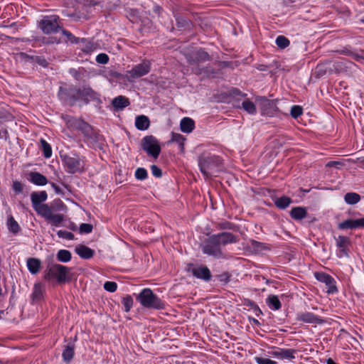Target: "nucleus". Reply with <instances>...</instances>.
<instances>
[{
  "label": "nucleus",
  "mask_w": 364,
  "mask_h": 364,
  "mask_svg": "<svg viewBox=\"0 0 364 364\" xmlns=\"http://www.w3.org/2000/svg\"><path fill=\"white\" fill-rule=\"evenodd\" d=\"M198 166L205 178L217 176L223 170V159L219 156L204 153L198 156Z\"/></svg>",
  "instance_id": "f03ea898"
},
{
  "label": "nucleus",
  "mask_w": 364,
  "mask_h": 364,
  "mask_svg": "<svg viewBox=\"0 0 364 364\" xmlns=\"http://www.w3.org/2000/svg\"><path fill=\"white\" fill-rule=\"evenodd\" d=\"M350 55L353 57V58L358 61V62H360L361 60H364V55H362L360 54H358V53H352L350 54Z\"/></svg>",
  "instance_id": "e2e57ef3"
},
{
  "label": "nucleus",
  "mask_w": 364,
  "mask_h": 364,
  "mask_svg": "<svg viewBox=\"0 0 364 364\" xmlns=\"http://www.w3.org/2000/svg\"><path fill=\"white\" fill-rule=\"evenodd\" d=\"M191 272L195 277L203 279L206 282L210 281L212 277L210 269L204 265L193 267L191 269Z\"/></svg>",
  "instance_id": "6ab92c4d"
},
{
  "label": "nucleus",
  "mask_w": 364,
  "mask_h": 364,
  "mask_svg": "<svg viewBox=\"0 0 364 364\" xmlns=\"http://www.w3.org/2000/svg\"><path fill=\"white\" fill-rule=\"evenodd\" d=\"M195 127L194 121L189 117H184L180 123L181 130L184 133H191Z\"/></svg>",
  "instance_id": "cd10ccee"
},
{
  "label": "nucleus",
  "mask_w": 364,
  "mask_h": 364,
  "mask_svg": "<svg viewBox=\"0 0 364 364\" xmlns=\"http://www.w3.org/2000/svg\"><path fill=\"white\" fill-rule=\"evenodd\" d=\"M340 164H341V162H339V161H331L328 162L327 166H328V167L337 166L338 165H340Z\"/></svg>",
  "instance_id": "69168bd1"
},
{
  "label": "nucleus",
  "mask_w": 364,
  "mask_h": 364,
  "mask_svg": "<svg viewBox=\"0 0 364 364\" xmlns=\"http://www.w3.org/2000/svg\"><path fill=\"white\" fill-rule=\"evenodd\" d=\"M151 171L153 176H154L156 178H161L162 176V171L161 169L158 167L156 165H151Z\"/></svg>",
  "instance_id": "052dcab7"
},
{
  "label": "nucleus",
  "mask_w": 364,
  "mask_h": 364,
  "mask_svg": "<svg viewBox=\"0 0 364 364\" xmlns=\"http://www.w3.org/2000/svg\"><path fill=\"white\" fill-rule=\"evenodd\" d=\"M267 304L272 310H279L282 307V304L277 296L271 294L266 300Z\"/></svg>",
  "instance_id": "2f4dec72"
},
{
  "label": "nucleus",
  "mask_w": 364,
  "mask_h": 364,
  "mask_svg": "<svg viewBox=\"0 0 364 364\" xmlns=\"http://www.w3.org/2000/svg\"><path fill=\"white\" fill-rule=\"evenodd\" d=\"M104 289L109 292H114L117 289V284L114 282L107 281L104 284Z\"/></svg>",
  "instance_id": "5fc2aeb1"
},
{
  "label": "nucleus",
  "mask_w": 364,
  "mask_h": 364,
  "mask_svg": "<svg viewBox=\"0 0 364 364\" xmlns=\"http://www.w3.org/2000/svg\"><path fill=\"white\" fill-rule=\"evenodd\" d=\"M75 251L82 259H89L95 255V250L84 245H78L75 247Z\"/></svg>",
  "instance_id": "4be33fe9"
},
{
  "label": "nucleus",
  "mask_w": 364,
  "mask_h": 364,
  "mask_svg": "<svg viewBox=\"0 0 364 364\" xmlns=\"http://www.w3.org/2000/svg\"><path fill=\"white\" fill-rule=\"evenodd\" d=\"M250 322L252 324L256 325V326H260L259 321L255 318H249Z\"/></svg>",
  "instance_id": "338daca9"
},
{
  "label": "nucleus",
  "mask_w": 364,
  "mask_h": 364,
  "mask_svg": "<svg viewBox=\"0 0 364 364\" xmlns=\"http://www.w3.org/2000/svg\"><path fill=\"white\" fill-rule=\"evenodd\" d=\"M80 99L84 100L86 103L91 100L97 102H101L99 94L87 85L80 87Z\"/></svg>",
  "instance_id": "ddd939ff"
},
{
  "label": "nucleus",
  "mask_w": 364,
  "mask_h": 364,
  "mask_svg": "<svg viewBox=\"0 0 364 364\" xmlns=\"http://www.w3.org/2000/svg\"><path fill=\"white\" fill-rule=\"evenodd\" d=\"M176 26L179 30H185L190 27V21L179 15L175 16Z\"/></svg>",
  "instance_id": "ea45409f"
},
{
  "label": "nucleus",
  "mask_w": 364,
  "mask_h": 364,
  "mask_svg": "<svg viewBox=\"0 0 364 364\" xmlns=\"http://www.w3.org/2000/svg\"><path fill=\"white\" fill-rule=\"evenodd\" d=\"M302 113L303 109L301 106L294 105L291 107L290 114L293 118L296 119L297 117L301 116Z\"/></svg>",
  "instance_id": "3c124183"
},
{
  "label": "nucleus",
  "mask_w": 364,
  "mask_h": 364,
  "mask_svg": "<svg viewBox=\"0 0 364 364\" xmlns=\"http://www.w3.org/2000/svg\"><path fill=\"white\" fill-rule=\"evenodd\" d=\"M93 230V226L90 223H82L79 228V232L80 234H89Z\"/></svg>",
  "instance_id": "603ef678"
},
{
  "label": "nucleus",
  "mask_w": 364,
  "mask_h": 364,
  "mask_svg": "<svg viewBox=\"0 0 364 364\" xmlns=\"http://www.w3.org/2000/svg\"><path fill=\"white\" fill-rule=\"evenodd\" d=\"M62 33L63 36H66L68 41H70L72 43H78V38L73 36L69 31L62 29Z\"/></svg>",
  "instance_id": "864d4df0"
},
{
  "label": "nucleus",
  "mask_w": 364,
  "mask_h": 364,
  "mask_svg": "<svg viewBox=\"0 0 364 364\" xmlns=\"http://www.w3.org/2000/svg\"><path fill=\"white\" fill-rule=\"evenodd\" d=\"M275 43L279 48L284 49V48H287V46H289L290 41L285 36H279L276 38Z\"/></svg>",
  "instance_id": "a18cd8bd"
},
{
  "label": "nucleus",
  "mask_w": 364,
  "mask_h": 364,
  "mask_svg": "<svg viewBox=\"0 0 364 364\" xmlns=\"http://www.w3.org/2000/svg\"><path fill=\"white\" fill-rule=\"evenodd\" d=\"M80 131L82 132V133L88 140H91L93 142H99L102 139V136L96 133L92 127L85 122L81 127Z\"/></svg>",
  "instance_id": "a211bd4d"
},
{
  "label": "nucleus",
  "mask_w": 364,
  "mask_h": 364,
  "mask_svg": "<svg viewBox=\"0 0 364 364\" xmlns=\"http://www.w3.org/2000/svg\"><path fill=\"white\" fill-rule=\"evenodd\" d=\"M193 72L196 75H203L206 77H214L217 73L215 69L211 66L200 67L197 65L193 69Z\"/></svg>",
  "instance_id": "b1692460"
},
{
  "label": "nucleus",
  "mask_w": 364,
  "mask_h": 364,
  "mask_svg": "<svg viewBox=\"0 0 364 364\" xmlns=\"http://www.w3.org/2000/svg\"><path fill=\"white\" fill-rule=\"evenodd\" d=\"M122 304L125 312H129L133 306V299L130 295H127L122 299Z\"/></svg>",
  "instance_id": "c03bdc74"
},
{
  "label": "nucleus",
  "mask_w": 364,
  "mask_h": 364,
  "mask_svg": "<svg viewBox=\"0 0 364 364\" xmlns=\"http://www.w3.org/2000/svg\"><path fill=\"white\" fill-rule=\"evenodd\" d=\"M58 262L66 263L71 260L72 255L69 250H60L56 255Z\"/></svg>",
  "instance_id": "f704fd0d"
},
{
  "label": "nucleus",
  "mask_w": 364,
  "mask_h": 364,
  "mask_svg": "<svg viewBox=\"0 0 364 364\" xmlns=\"http://www.w3.org/2000/svg\"><path fill=\"white\" fill-rule=\"evenodd\" d=\"M297 350L292 348H277L275 350L271 352L272 356L282 359L292 360L295 358V354Z\"/></svg>",
  "instance_id": "dca6fc26"
},
{
  "label": "nucleus",
  "mask_w": 364,
  "mask_h": 364,
  "mask_svg": "<svg viewBox=\"0 0 364 364\" xmlns=\"http://www.w3.org/2000/svg\"><path fill=\"white\" fill-rule=\"evenodd\" d=\"M150 125V121L148 117L145 115L137 116L135 119V126L139 130H146Z\"/></svg>",
  "instance_id": "bb28decb"
},
{
  "label": "nucleus",
  "mask_w": 364,
  "mask_h": 364,
  "mask_svg": "<svg viewBox=\"0 0 364 364\" xmlns=\"http://www.w3.org/2000/svg\"><path fill=\"white\" fill-rule=\"evenodd\" d=\"M230 95L233 97H246L247 94L242 92L238 88L232 87L230 90Z\"/></svg>",
  "instance_id": "4d7b16f0"
},
{
  "label": "nucleus",
  "mask_w": 364,
  "mask_h": 364,
  "mask_svg": "<svg viewBox=\"0 0 364 364\" xmlns=\"http://www.w3.org/2000/svg\"><path fill=\"white\" fill-rule=\"evenodd\" d=\"M141 147L149 156L154 159H157L161 153V146L152 135L146 136L142 139Z\"/></svg>",
  "instance_id": "423d86ee"
},
{
  "label": "nucleus",
  "mask_w": 364,
  "mask_h": 364,
  "mask_svg": "<svg viewBox=\"0 0 364 364\" xmlns=\"http://www.w3.org/2000/svg\"><path fill=\"white\" fill-rule=\"evenodd\" d=\"M69 272V267L60 264H53L48 265L44 271L43 278L46 281L55 279L58 284H64L70 279Z\"/></svg>",
  "instance_id": "20e7f679"
},
{
  "label": "nucleus",
  "mask_w": 364,
  "mask_h": 364,
  "mask_svg": "<svg viewBox=\"0 0 364 364\" xmlns=\"http://www.w3.org/2000/svg\"><path fill=\"white\" fill-rule=\"evenodd\" d=\"M41 216L50 223L53 226H59L64 220L63 214H53L51 208L49 207Z\"/></svg>",
  "instance_id": "aec40b11"
},
{
  "label": "nucleus",
  "mask_w": 364,
  "mask_h": 364,
  "mask_svg": "<svg viewBox=\"0 0 364 364\" xmlns=\"http://www.w3.org/2000/svg\"><path fill=\"white\" fill-rule=\"evenodd\" d=\"M80 87L75 85L61 86L58 96L59 99L68 105L73 106L80 100Z\"/></svg>",
  "instance_id": "39448f33"
},
{
  "label": "nucleus",
  "mask_w": 364,
  "mask_h": 364,
  "mask_svg": "<svg viewBox=\"0 0 364 364\" xmlns=\"http://www.w3.org/2000/svg\"><path fill=\"white\" fill-rule=\"evenodd\" d=\"M51 210L60 211L64 210L65 208V205L63 202L60 199H57L53 200L51 206H50Z\"/></svg>",
  "instance_id": "49530a36"
},
{
  "label": "nucleus",
  "mask_w": 364,
  "mask_h": 364,
  "mask_svg": "<svg viewBox=\"0 0 364 364\" xmlns=\"http://www.w3.org/2000/svg\"><path fill=\"white\" fill-rule=\"evenodd\" d=\"M28 180L36 186H45L48 183L47 178L36 171H31L28 173Z\"/></svg>",
  "instance_id": "5701e85b"
},
{
  "label": "nucleus",
  "mask_w": 364,
  "mask_h": 364,
  "mask_svg": "<svg viewBox=\"0 0 364 364\" xmlns=\"http://www.w3.org/2000/svg\"><path fill=\"white\" fill-rule=\"evenodd\" d=\"M244 305L252 309L257 316H259V315L262 314V311H261L258 305L252 300H250L249 299H245Z\"/></svg>",
  "instance_id": "a19ab883"
},
{
  "label": "nucleus",
  "mask_w": 364,
  "mask_h": 364,
  "mask_svg": "<svg viewBox=\"0 0 364 364\" xmlns=\"http://www.w3.org/2000/svg\"><path fill=\"white\" fill-rule=\"evenodd\" d=\"M41 261L36 258H28L27 260V267L32 274H37L41 268Z\"/></svg>",
  "instance_id": "7c9ffc66"
},
{
  "label": "nucleus",
  "mask_w": 364,
  "mask_h": 364,
  "mask_svg": "<svg viewBox=\"0 0 364 364\" xmlns=\"http://www.w3.org/2000/svg\"><path fill=\"white\" fill-rule=\"evenodd\" d=\"M255 360L257 364H277L276 361L262 357H255Z\"/></svg>",
  "instance_id": "13d9d810"
},
{
  "label": "nucleus",
  "mask_w": 364,
  "mask_h": 364,
  "mask_svg": "<svg viewBox=\"0 0 364 364\" xmlns=\"http://www.w3.org/2000/svg\"><path fill=\"white\" fill-rule=\"evenodd\" d=\"M151 70V63L148 60H144L141 63L134 65L126 73V77L129 82L139 78L148 74Z\"/></svg>",
  "instance_id": "1a4fd4ad"
},
{
  "label": "nucleus",
  "mask_w": 364,
  "mask_h": 364,
  "mask_svg": "<svg viewBox=\"0 0 364 364\" xmlns=\"http://www.w3.org/2000/svg\"><path fill=\"white\" fill-rule=\"evenodd\" d=\"M41 149L43 152V156L46 158H50L52 155V149L50 145L43 139H41Z\"/></svg>",
  "instance_id": "79ce46f5"
},
{
  "label": "nucleus",
  "mask_w": 364,
  "mask_h": 364,
  "mask_svg": "<svg viewBox=\"0 0 364 364\" xmlns=\"http://www.w3.org/2000/svg\"><path fill=\"white\" fill-rule=\"evenodd\" d=\"M242 108L250 114L257 113L255 105L249 99H246L242 102Z\"/></svg>",
  "instance_id": "4c0bfd02"
},
{
  "label": "nucleus",
  "mask_w": 364,
  "mask_h": 364,
  "mask_svg": "<svg viewBox=\"0 0 364 364\" xmlns=\"http://www.w3.org/2000/svg\"><path fill=\"white\" fill-rule=\"evenodd\" d=\"M291 203V198L286 196L278 198L274 200V205L279 209L287 208Z\"/></svg>",
  "instance_id": "72a5a7b5"
},
{
  "label": "nucleus",
  "mask_w": 364,
  "mask_h": 364,
  "mask_svg": "<svg viewBox=\"0 0 364 364\" xmlns=\"http://www.w3.org/2000/svg\"><path fill=\"white\" fill-rule=\"evenodd\" d=\"M69 229H70L71 230L73 231H76L77 229V225L75 224V223H71L69 227H68Z\"/></svg>",
  "instance_id": "774afa93"
},
{
  "label": "nucleus",
  "mask_w": 364,
  "mask_h": 364,
  "mask_svg": "<svg viewBox=\"0 0 364 364\" xmlns=\"http://www.w3.org/2000/svg\"><path fill=\"white\" fill-rule=\"evenodd\" d=\"M185 141L186 138L182 134L173 132L171 134V139L168 143L170 144L172 142H176V144H178L180 151L183 152L184 150Z\"/></svg>",
  "instance_id": "473e14b6"
},
{
  "label": "nucleus",
  "mask_w": 364,
  "mask_h": 364,
  "mask_svg": "<svg viewBox=\"0 0 364 364\" xmlns=\"http://www.w3.org/2000/svg\"><path fill=\"white\" fill-rule=\"evenodd\" d=\"M51 186L55 190L56 193H58V194L63 193V191L61 190V188L58 185H56L55 183H51Z\"/></svg>",
  "instance_id": "0e129e2a"
},
{
  "label": "nucleus",
  "mask_w": 364,
  "mask_h": 364,
  "mask_svg": "<svg viewBox=\"0 0 364 364\" xmlns=\"http://www.w3.org/2000/svg\"><path fill=\"white\" fill-rule=\"evenodd\" d=\"M136 300L142 306L147 309L162 310L166 307L165 301L149 288L142 289V291L137 295Z\"/></svg>",
  "instance_id": "7ed1b4c3"
},
{
  "label": "nucleus",
  "mask_w": 364,
  "mask_h": 364,
  "mask_svg": "<svg viewBox=\"0 0 364 364\" xmlns=\"http://www.w3.org/2000/svg\"><path fill=\"white\" fill-rule=\"evenodd\" d=\"M60 158L69 173H75L82 171L83 163L79 156H71L68 154H60Z\"/></svg>",
  "instance_id": "0eeeda50"
},
{
  "label": "nucleus",
  "mask_w": 364,
  "mask_h": 364,
  "mask_svg": "<svg viewBox=\"0 0 364 364\" xmlns=\"http://www.w3.org/2000/svg\"><path fill=\"white\" fill-rule=\"evenodd\" d=\"M109 56L106 53H100L96 57L97 63L100 64H106L109 61Z\"/></svg>",
  "instance_id": "bf43d9fd"
},
{
  "label": "nucleus",
  "mask_w": 364,
  "mask_h": 364,
  "mask_svg": "<svg viewBox=\"0 0 364 364\" xmlns=\"http://www.w3.org/2000/svg\"><path fill=\"white\" fill-rule=\"evenodd\" d=\"M238 241L237 235L229 232H221L210 235L200 247L203 254L215 259H223L225 258V255L221 246L237 243Z\"/></svg>",
  "instance_id": "f257e3e1"
},
{
  "label": "nucleus",
  "mask_w": 364,
  "mask_h": 364,
  "mask_svg": "<svg viewBox=\"0 0 364 364\" xmlns=\"http://www.w3.org/2000/svg\"><path fill=\"white\" fill-rule=\"evenodd\" d=\"M57 235L60 238L65 239L68 240H75V235L71 232H68L66 230H60L57 232Z\"/></svg>",
  "instance_id": "09e8293b"
},
{
  "label": "nucleus",
  "mask_w": 364,
  "mask_h": 364,
  "mask_svg": "<svg viewBox=\"0 0 364 364\" xmlns=\"http://www.w3.org/2000/svg\"><path fill=\"white\" fill-rule=\"evenodd\" d=\"M218 228L220 230H233L235 228V225L230 222L220 223L218 225Z\"/></svg>",
  "instance_id": "6e6d98bb"
},
{
  "label": "nucleus",
  "mask_w": 364,
  "mask_h": 364,
  "mask_svg": "<svg viewBox=\"0 0 364 364\" xmlns=\"http://www.w3.org/2000/svg\"><path fill=\"white\" fill-rule=\"evenodd\" d=\"M296 320L306 323L323 324L325 322V321L320 316H318L311 312L297 314Z\"/></svg>",
  "instance_id": "2eb2a0df"
},
{
  "label": "nucleus",
  "mask_w": 364,
  "mask_h": 364,
  "mask_svg": "<svg viewBox=\"0 0 364 364\" xmlns=\"http://www.w3.org/2000/svg\"><path fill=\"white\" fill-rule=\"evenodd\" d=\"M48 198V194L46 191L39 192H32L31 194V200L32 206L35 211L41 215L50 207L48 204L43 203Z\"/></svg>",
  "instance_id": "6e6552de"
},
{
  "label": "nucleus",
  "mask_w": 364,
  "mask_h": 364,
  "mask_svg": "<svg viewBox=\"0 0 364 364\" xmlns=\"http://www.w3.org/2000/svg\"><path fill=\"white\" fill-rule=\"evenodd\" d=\"M58 19L56 16H47L40 21V28L45 34L57 32L60 28Z\"/></svg>",
  "instance_id": "9b49d317"
},
{
  "label": "nucleus",
  "mask_w": 364,
  "mask_h": 364,
  "mask_svg": "<svg viewBox=\"0 0 364 364\" xmlns=\"http://www.w3.org/2000/svg\"><path fill=\"white\" fill-rule=\"evenodd\" d=\"M340 230L364 228V217L357 219H348L340 223L338 226Z\"/></svg>",
  "instance_id": "4468645a"
},
{
  "label": "nucleus",
  "mask_w": 364,
  "mask_h": 364,
  "mask_svg": "<svg viewBox=\"0 0 364 364\" xmlns=\"http://www.w3.org/2000/svg\"><path fill=\"white\" fill-rule=\"evenodd\" d=\"M290 216L295 220H301L307 216L306 208L304 207H294L290 210Z\"/></svg>",
  "instance_id": "393cba45"
},
{
  "label": "nucleus",
  "mask_w": 364,
  "mask_h": 364,
  "mask_svg": "<svg viewBox=\"0 0 364 364\" xmlns=\"http://www.w3.org/2000/svg\"><path fill=\"white\" fill-rule=\"evenodd\" d=\"M335 240L336 242V246L339 249L338 257H348V247L350 243V238L346 236L338 235L337 237H335Z\"/></svg>",
  "instance_id": "f3484780"
},
{
  "label": "nucleus",
  "mask_w": 364,
  "mask_h": 364,
  "mask_svg": "<svg viewBox=\"0 0 364 364\" xmlns=\"http://www.w3.org/2000/svg\"><path fill=\"white\" fill-rule=\"evenodd\" d=\"M112 104L113 107L118 110L125 108L129 105L130 103L128 98L119 95L113 99Z\"/></svg>",
  "instance_id": "c756f323"
},
{
  "label": "nucleus",
  "mask_w": 364,
  "mask_h": 364,
  "mask_svg": "<svg viewBox=\"0 0 364 364\" xmlns=\"http://www.w3.org/2000/svg\"><path fill=\"white\" fill-rule=\"evenodd\" d=\"M188 63L190 65L197 64L201 62L209 61L211 59L210 55L203 49H199L196 52L186 56Z\"/></svg>",
  "instance_id": "f8f14e48"
},
{
  "label": "nucleus",
  "mask_w": 364,
  "mask_h": 364,
  "mask_svg": "<svg viewBox=\"0 0 364 364\" xmlns=\"http://www.w3.org/2000/svg\"><path fill=\"white\" fill-rule=\"evenodd\" d=\"M7 225L9 231L15 235L21 231L20 225L12 216L9 218Z\"/></svg>",
  "instance_id": "58836bf2"
},
{
  "label": "nucleus",
  "mask_w": 364,
  "mask_h": 364,
  "mask_svg": "<svg viewBox=\"0 0 364 364\" xmlns=\"http://www.w3.org/2000/svg\"><path fill=\"white\" fill-rule=\"evenodd\" d=\"M84 122H85L84 120H82L81 119L73 117H69L67 120V124H68V127L76 129L77 130L80 129V128L82 126V124H84Z\"/></svg>",
  "instance_id": "e433bc0d"
},
{
  "label": "nucleus",
  "mask_w": 364,
  "mask_h": 364,
  "mask_svg": "<svg viewBox=\"0 0 364 364\" xmlns=\"http://www.w3.org/2000/svg\"><path fill=\"white\" fill-rule=\"evenodd\" d=\"M13 189L16 193H20L23 189V184L19 181H14L13 183Z\"/></svg>",
  "instance_id": "680f3d73"
},
{
  "label": "nucleus",
  "mask_w": 364,
  "mask_h": 364,
  "mask_svg": "<svg viewBox=\"0 0 364 364\" xmlns=\"http://www.w3.org/2000/svg\"><path fill=\"white\" fill-rule=\"evenodd\" d=\"M259 102L262 114L267 115L273 114L275 108V104L272 100H269L265 97H261L259 98Z\"/></svg>",
  "instance_id": "412c9836"
},
{
  "label": "nucleus",
  "mask_w": 364,
  "mask_h": 364,
  "mask_svg": "<svg viewBox=\"0 0 364 364\" xmlns=\"http://www.w3.org/2000/svg\"><path fill=\"white\" fill-rule=\"evenodd\" d=\"M44 289L43 285L40 283L36 284L33 287V291L31 294V299L33 302H38L43 298Z\"/></svg>",
  "instance_id": "c85d7f7f"
},
{
  "label": "nucleus",
  "mask_w": 364,
  "mask_h": 364,
  "mask_svg": "<svg viewBox=\"0 0 364 364\" xmlns=\"http://www.w3.org/2000/svg\"><path fill=\"white\" fill-rule=\"evenodd\" d=\"M315 278L320 282H322L326 284L327 287L326 292L328 294H332L338 292V289L336 287V282L330 274H326L325 272H315L314 273Z\"/></svg>",
  "instance_id": "9d476101"
},
{
  "label": "nucleus",
  "mask_w": 364,
  "mask_h": 364,
  "mask_svg": "<svg viewBox=\"0 0 364 364\" xmlns=\"http://www.w3.org/2000/svg\"><path fill=\"white\" fill-rule=\"evenodd\" d=\"M134 175L136 178L140 181H144L148 177L147 171L144 168H137Z\"/></svg>",
  "instance_id": "de8ad7c7"
},
{
  "label": "nucleus",
  "mask_w": 364,
  "mask_h": 364,
  "mask_svg": "<svg viewBox=\"0 0 364 364\" xmlns=\"http://www.w3.org/2000/svg\"><path fill=\"white\" fill-rule=\"evenodd\" d=\"M250 247L256 252H260L267 249L265 244L257 242L255 240H250Z\"/></svg>",
  "instance_id": "8fccbe9b"
},
{
  "label": "nucleus",
  "mask_w": 364,
  "mask_h": 364,
  "mask_svg": "<svg viewBox=\"0 0 364 364\" xmlns=\"http://www.w3.org/2000/svg\"><path fill=\"white\" fill-rule=\"evenodd\" d=\"M344 200L348 205H355L360 200V196L356 193H347L344 196Z\"/></svg>",
  "instance_id": "c9c22d12"
},
{
  "label": "nucleus",
  "mask_w": 364,
  "mask_h": 364,
  "mask_svg": "<svg viewBox=\"0 0 364 364\" xmlns=\"http://www.w3.org/2000/svg\"><path fill=\"white\" fill-rule=\"evenodd\" d=\"M75 355V345L69 343L65 346L62 353V357L65 363H70Z\"/></svg>",
  "instance_id": "a878e982"
},
{
  "label": "nucleus",
  "mask_w": 364,
  "mask_h": 364,
  "mask_svg": "<svg viewBox=\"0 0 364 364\" xmlns=\"http://www.w3.org/2000/svg\"><path fill=\"white\" fill-rule=\"evenodd\" d=\"M22 55H24L26 58L31 59L33 63H38V65H41L42 67L46 68L48 65L47 60L41 56H29L24 53H22Z\"/></svg>",
  "instance_id": "37998d69"
}]
</instances>
